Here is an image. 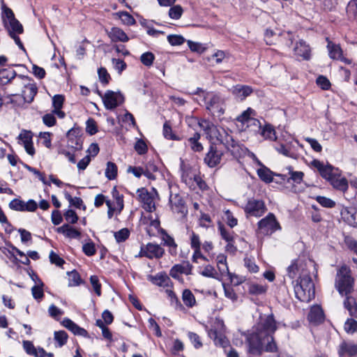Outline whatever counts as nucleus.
I'll list each match as a JSON object with an SVG mask.
<instances>
[{
	"label": "nucleus",
	"instance_id": "nucleus-53",
	"mask_svg": "<svg viewBox=\"0 0 357 357\" xmlns=\"http://www.w3.org/2000/svg\"><path fill=\"white\" fill-rule=\"evenodd\" d=\"M266 291V288L258 284H251L248 288V292L252 295H261Z\"/></svg>",
	"mask_w": 357,
	"mask_h": 357
},
{
	"label": "nucleus",
	"instance_id": "nucleus-59",
	"mask_svg": "<svg viewBox=\"0 0 357 357\" xmlns=\"http://www.w3.org/2000/svg\"><path fill=\"white\" fill-rule=\"evenodd\" d=\"M65 220L70 224H75L78 220V216L75 211L72 209H68L66 211L64 214Z\"/></svg>",
	"mask_w": 357,
	"mask_h": 357
},
{
	"label": "nucleus",
	"instance_id": "nucleus-60",
	"mask_svg": "<svg viewBox=\"0 0 357 357\" xmlns=\"http://www.w3.org/2000/svg\"><path fill=\"white\" fill-rule=\"evenodd\" d=\"M223 288H224L225 296L227 298L231 300L233 302H235L237 301L238 296L231 287L226 286L225 284H223Z\"/></svg>",
	"mask_w": 357,
	"mask_h": 357
},
{
	"label": "nucleus",
	"instance_id": "nucleus-17",
	"mask_svg": "<svg viewBox=\"0 0 357 357\" xmlns=\"http://www.w3.org/2000/svg\"><path fill=\"white\" fill-rule=\"evenodd\" d=\"M257 172L259 178L266 183H270L273 181V176H280L284 181L286 178V175L274 173L265 165L261 166V168L258 169Z\"/></svg>",
	"mask_w": 357,
	"mask_h": 357
},
{
	"label": "nucleus",
	"instance_id": "nucleus-24",
	"mask_svg": "<svg viewBox=\"0 0 357 357\" xmlns=\"http://www.w3.org/2000/svg\"><path fill=\"white\" fill-rule=\"evenodd\" d=\"M341 215L350 225L357 228V211L355 208L344 207Z\"/></svg>",
	"mask_w": 357,
	"mask_h": 357
},
{
	"label": "nucleus",
	"instance_id": "nucleus-9",
	"mask_svg": "<svg viewBox=\"0 0 357 357\" xmlns=\"http://www.w3.org/2000/svg\"><path fill=\"white\" fill-rule=\"evenodd\" d=\"M165 254V250L158 244L149 243L146 245H142L137 257H145L152 259L153 258L160 259Z\"/></svg>",
	"mask_w": 357,
	"mask_h": 357
},
{
	"label": "nucleus",
	"instance_id": "nucleus-11",
	"mask_svg": "<svg viewBox=\"0 0 357 357\" xmlns=\"http://www.w3.org/2000/svg\"><path fill=\"white\" fill-rule=\"evenodd\" d=\"M192 268L193 266L189 261H185L182 264L174 265L169 270V275L179 282L183 283V278L181 275H192Z\"/></svg>",
	"mask_w": 357,
	"mask_h": 357
},
{
	"label": "nucleus",
	"instance_id": "nucleus-13",
	"mask_svg": "<svg viewBox=\"0 0 357 357\" xmlns=\"http://www.w3.org/2000/svg\"><path fill=\"white\" fill-rule=\"evenodd\" d=\"M311 165L319 171L321 177L327 180L328 182L331 181V178H333L336 175V174L333 172L334 167L332 165H325L322 162L317 159H314L311 162Z\"/></svg>",
	"mask_w": 357,
	"mask_h": 357
},
{
	"label": "nucleus",
	"instance_id": "nucleus-29",
	"mask_svg": "<svg viewBox=\"0 0 357 357\" xmlns=\"http://www.w3.org/2000/svg\"><path fill=\"white\" fill-rule=\"evenodd\" d=\"M344 307L349 312L351 317L357 318V299L354 296H347L343 303Z\"/></svg>",
	"mask_w": 357,
	"mask_h": 357
},
{
	"label": "nucleus",
	"instance_id": "nucleus-26",
	"mask_svg": "<svg viewBox=\"0 0 357 357\" xmlns=\"http://www.w3.org/2000/svg\"><path fill=\"white\" fill-rule=\"evenodd\" d=\"M149 280L159 287H168L172 283L169 277L164 272L159 273L155 275H149Z\"/></svg>",
	"mask_w": 357,
	"mask_h": 357
},
{
	"label": "nucleus",
	"instance_id": "nucleus-28",
	"mask_svg": "<svg viewBox=\"0 0 357 357\" xmlns=\"http://www.w3.org/2000/svg\"><path fill=\"white\" fill-rule=\"evenodd\" d=\"M38 92V88L35 84H27L24 86V89L22 91V98L24 101L28 103H31L35 96Z\"/></svg>",
	"mask_w": 357,
	"mask_h": 357
},
{
	"label": "nucleus",
	"instance_id": "nucleus-51",
	"mask_svg": "<svg viewBox=\"0 0 357 357\" xmlns=\"http://www.w3.org/2000/svg\"><path fill=\"white\" fill-rule=\"evenodd\" d=\"M347 13L357 20V0H351L347 7Z\"/></svg>",
	"mask_w": 357,
	"mask_h": 357
},
{
	"label": "nucleus",
	"instance_id": "nucleus-33",
	"mask_svg": "<svg viewBox=\"0 0 357 357\" xmlns=\"http://www.w3.org/2000/svg\"><path fill=\"white\" fill-rule=\"evenodd\" d=\"M253 112H254L253 109H252L251 108H248L246 110H245L244 112H243L238 116H237L236 120L238 122H241L243 123L248 122L249 121H252L254 125L261 127V123L259 120L250 118V115Z\"/></svg>",
	"mask_w": 357,
	"mask_h": 357
},
{
	"label": "nucleus",
	"instance_id": "nucleus-42",
	"mask_svg": "<svg viewBox=\"0 0 357 357\" xmlns=\"http://www.w3.org/2000/svg\"><path fill=\"white\" fill-rule=\"evenodd\" d=\"M117 166L115 163L112 162H107V167L105 169V176L109 180H114L116 178L117 176Z\"/></svg>",
	"mask_w": 357,
	"mask_h": 357
},
{
	"label": "nucleus",
	"instance_id": "nucleus-55",
	"mask_svg": "<svg viewBox=\"0 0 357 357\" xmlns=\"http://www.w3.org/2000/svg\"><path fill=\"white\" fill-rule=\"evenodd\" d=\"M86 131L90 135H93L98 132L96 122L92 118H89L86 122Z\"/></svg>",
	"mask_w": 357,
	"mask_h": 357
},
{
	"label": "nucleus",
	"instance_id": "nucleus-2",
	"mask_svg": "<svg viewBox=\"0 0 357 357\" xmlns=\"http://www.w3.org/2000/svg\"><path fill=\"white\" fill-rule=\"evenodd\" d=\"M294 285L296 297L302 302H309L314 298V284L308 273L301 275Z\"/></svg>",
	"mask_w": 357,
	"mask_h": 357
},
{
	"label": "nucleus",
	"instance_id": "nucleus-56",
	"mask_svg": "<svg viewBox=\"0 0 357 357\" xmlns=\"http://www.w3.org/2000/svg\"><path fill=\"white\" fill-rule=\"evenodd\" d=\"M9 207L14 211H24V202L19 199H14L9 203Z\"/></svg>",
	"mask_w": 357,
	"mask_h": 357
},
{
	"label": "nucleus",
	"instance_id": "nucleus-20",
	"mask_svg": "<svg viewBox=\"0 0 357 357\" xmlns=\"http://www.w3.org/2000/svg\"><path fill=\"white\" fill-rule=\"evenodd\" d=\"M61 324L65 328L70 331L75 335H79L85 337H89V333L86 330L79 327L68 318L63 319Z\"/></svg>",
	"mask_w": 357,
	"mask_h": 357
},
{
	"label": "nucleus",
	"instance_id": "nucleus-18",
	"mask_svg": "<svg viewBox=\"0 0 357 357\" xmlns=\"http://www.w3.org/2000/svg\"><path fill=\"white\" fill-rule=\"evenodd\" d=\"M105 31L112 42L126 43L129 40V38L127 34L119 27L114 26L111 28L110 30L105 29Z\"/></svg>",
	"mask_w": 357,
	"mask_h": 357
},
{
	"label": "nucleus",
	"instance_id": "nucleus-3",
	"mask_svg": "<svg viewBox=\"0 0 357 357\" xmlns=\"http://www.w3.org/2000/svg\"><path fill=\"white\" fill-rule=\"evenodd\" d=\"M203 102L206 110L213 117L220 119L225 114L226 101L220 93L211 91L206 94Z\"/></svg>",
	"mask_w": 357,
	"mask_h": 357
},
{
	"label": "nucleus",
	"instance_id": "nucleus-48",
	"mask_svg": "<svg viewBox=\"0 0 357 357\" xmlns=\"http://www.w3.org/2000/svg\"><path fill=\"white\" fill-rule=\"evenodd\" d=\"M163 135L167 139L171 140H179L180 138L178 137L174 133H173L171 126L169 125L168 121H166L163 125Z\"/></svg>",
	"mask_w": 357,
	"mask_h": 357
},
{
	"label": "nucleus",
	"instance_id": "nucleus-44",
	"mask_svg": "<svg viewBox=\"0 0 357 357\" xmlns=\"http://www.w3.org/2000/svg\"><path fill=\"white\" fill-rule=\"evenodd\" d=\"M218 230L222 239L225 241H234V231L227 229L222 223L218 224Z\"/></svg>",
	"mask_w": 357,
	"mask_h": 357
},
{
	"label": "nucleus",
	"instance_id": "nucleus-41",
	"mask_svg": "<svg viewBox=\"0 0 357 357\" xmlns=\"http://www.w3.org/2000/svg\"><path fill=\"white\" fill-rule=\"evenodd\" d=\"M289 170V175L290 176L287 178V182L289 183L290 181H292L294 183H301L303 181L304 173L303 172H294L293 171V168L291 167H288Z\"/></svg>",
	"mask_w": 357,
	"mask_h": 357
},
{
	"label": "nucleus",
	"instance_id": "nucleus-15",
	"mask_svg": "<svg viewBox=\"0 0 357 357\" xmlns=\"http://www.w3.org/2000/svg\"><path fill=\"white\" fill-rule=\"evenodd\" d=\"M137 195L139 202L143 204L142 207L145 211L152 212L155 209L153 199L146 189L144 188L138 189Z\"/></svg>",
	"mask_w": 357,
	"mask_h": 357
},
{
	"label": "nucleus",
	"instance_id": "nucleus-40",
	"mask_svg": "<svg viewBox=\"0 0 357 357\" xmlns=\"http://www.w3.org/2000/svg\"><path fill=\"white\" fill-rule=\"evenodd\" d=\"M184 304L188 307H192L196 304L195 296L190 289H185L182 294Z\"/></svg>",
	"mask_w": 357,
	"mask_h": 357
},
{
	"label": "nucleus",
	"instance_id": "nucleus-34",
	"mask_svg": "<svg viewBox=\"0 0 357 357\" xmlns=\"http://www.w3.org/2000/svg\"><path fill=\"white\" fill-rule=\"evenodd\" d=\"M17 75L15 70L1 69L0 70V84L2 85L7 84L13 80Z\"/></svg>",
	"mask_w": 357,
	"mask_h": 357
},
{
	"label": "nucleus",
	"instance_id": "nucleus-12",
	"mask_svg": "<svg viewBox=\"0 0 357 357\" xmlns=\"http://www.w3.org/2000/svg\"><path fill=\"white\" fill-rule=\"evenodd\" d=\"M244 211L248 217H261L266 212V208L262 200L251 199L248 200Z\"/></svg>",
	"mask_w": 357,
	"mask_h": 357
},
{
	"label": "nucleus",
	"instance_id": "nucleus-16",
	"mask_svg": "<svg viewBox=\"0 0 357 357\" xmlns=\"http://www.w3.org/2000/svg\"><path fill=\"white\" fill-rule=\"evenodd\" d=\"M198 125L204 130L207 139L209 140L214 139V136L218 132V128L213 122L202 119L198 121Z\"/></svg>",
	"mask_w": 357,
	"mask_h": 357
},
{
	"label": "nucleus",
	"instance_id": "nucleus-64",
	"mask_svg": "<svg viewBox=\"0 0 357 357\" xmlns=\"http://www.w3.org/2000/svg\"><path fill=\"white\" fill-rule=\"evenodd\" d=\"M50 261L52 264H54L60 267H61L65 264V261L54 251H51L50 253Z\"/></svg>",
	"mask_w": 357,
	"mask_h": 357
},
{
	"label": "nucleus",
	"instance_id": "nucleus-21",
	"mask_svg": "<svg viewBox=\"0 0 357 357\" xmlns=\"http://www.w3.org/2000/svg\"><path fill=\"white\" fill-rule=\"evenodd\" d=\"M208 335L212 339L215 345L226 348L229 345V341L225 335L218 332L215 328H211L208 331Z\"/></svg>",
	"mask_w": 357,
	"mask_h": 357
},
{
	"label": "nucleus",
	"instance_id": "nucleus-27",
	"mask_svg": "<svg viewBox=\"0 0 357 357\" xmlns=\"http://www.w3.org/2000/svg\"><path fill=\"white\" fill-rule=\"evenodd\" d=\"M331 185L337 190L345 192L348 189V181L344 177H341L340 175L336 174L329 181Z\"/></svg>",
	"mask_w": 357,
	"mask_h": 357
},
{
	"label": "nucleus",
	"instance_id": "nucleus-7",
	"mask_svg": "<svg viewBox=\"0 0 357 357\" xmlns=\"http://www.w3.org/2000/svg\"><path fill=\"white\" fill-rule=\"evenodd\" d=\"M98 93L102 98L107 109L112 110L124 102V96L119 91L107 90L104 95H102L101 92L98 91Z\"/></svg>",
	"mask_w": 357,
	"mask_h": 357
},
{
	"label": "nucleus",
	"instance_id": "nucleus-30",
	"mask_svg": "<svg viewBox=\"0 0 357 357\" xmlns=\"http://www.w3.org/2000/svg\"><path fill=\"white\" fill-rule=\"evenodd\" d=\"M56 231L63 234L70 238H79L81 236L80 231L70 227L68 224H64L61 227H58Z\"/></svg>",
	"mask_w": 357,
	"mask_h": 357
},
{
	"label": "nucleus",
	"instance_id": "nucleus-58",
	"mask_svg": "<svg viewBox=\"0 0 357 357\" xmlns=\"http://www.w3.org/2000/svg\"><path fill=\"white\" fill-rule=\"evenodd\" d=\"M23 348L28 354L33 355L36 357L38 356L36 349L31 341L24 340Z\"/></svg>",
	"mask_w": 357,
	"mask_h": 357
},
{
	"label": "nucleus",
	"instance_id": "nucleus-62",
	"mask_svg": "<svg viewBox=\"0 0 357 357\" xmlns=\"http://www.w3.org/2000/svg\"><path fill=\"white\" fill-rule=\"evenodd\" d=\"M167 40L172 45H181L184 43L185 39L180 35H169L167 36Z\"/></svg>",
	"mask_w": 357,
	"mask_h": 357
},
{
	"label": "nucleus",
	"instance_id": "nucleus-45",
	"mask_svg": "<svg viewBox=\"0 0 357 357\" xmlns=\"http://www.w3.org/2000/svg\"><path fill=\"white\" fill-rule=\"evenodd\" d=\"M98 75L99 81L104 86L107 85L111 80V76L108 73L107 69L104 67H100L98 69Z\"/></svg>",
	"mask_w": 357,
	"mask_h": 357
},
{
	"label": "nucleus",
	"instance_id": "nucleus-5",
	"mask_svg": "<svg viewBox=\"0 0 357 357\" xmlns=\"http://www.w3.org/2000/svg\"><path fill=\"white\" fill-rule=\"evenodd\" d=\"M258 232L264 236H271L278 230L281 229L280 223L275 215L269 213L265 218L258 222Z\"/></svg>",
	"mask_w": 357,
	"mask_h": 357
},
{
	"label": "nucleus",
	"instance_id": "nucleus-46",
	"mask_svg": "<svg viewBox=\"0 0 357 357\" xmlns=\"http://www.w3.org/2000/svg\"><path fill=\"white\" fill-rule=\"evenodd\" d=\"M112 195L113 198L116 200L117 209L119 211V213H120L123 210L124 206L123 196V195L119 193L116 187H114V188L112 189Z\"/></svg>",
	"mask_w": 357,
	"mask_h": 357
},
{
	"label": "nucleus",
	"instance_id": "nucleus-31",
	"mask_svg": "<svg viewBox=\"0 0 357 357\" xmlns=\"http://www.w3.org/2000/svg\"><path fill=\"white\" fill-rule=\"evenodd\" d=\"M252 89L246 85H236L232 90V93L240 100H243L252 93Z\"/></svg>",
	"mask_w": 357,
	"mask_h": 357
},
{
	"label": "nucleus",
	"instance_id": "nucleus-38",
	"mask_svg": "<svg viewBox=\"0 0 357 357\" xmlns=\"http://www.w3.org/2000/svg\"><path fill=\"white\" fill-rule=\"evenodd\" d=\"M6 29L10 36V33L21 34L24 31L22 25L16 18L8 22V27Z\"/></svg>",
	"mask_w": 357,
	"mask_h": 357
},
{
	"label": "nucleus",
	"instance_id": "nucleus-54",
	"mask_svg": "<svg viewBox=\"0 0 357 357\" xmlns=\"http://www.w3.org/2000/svg\"><path fill=\"white\" fill-rule=\"evenodd\" d=\"M155 59L154 54L151 52H146L142 54L140 56L141 62L146 66L149 67L152 66Z\"/></svg>",
	"mask_w": 357,
	"mask_h": 357
},
{
	"label": "nucleus",
	"instance_id": "nucleus-6",
	"mask_svg": "<svg viewBox=\"0 0 357 357\" xmlns=\"http://www.w3.org/2000/svg\"><path fill=\"white\" fill-rule=\"evenodd\" d=\"M214 139H216L220 142V144L224 145L225 149L232 155H235L238 152V143L225 129L222 128H218V132L214 136Z\"/></svg>",
	"mask_w": 357,
	"mask_h": 357
},
{
	"label": "nucleus",
	"instance_id": "nucleus-4",
	"mask_svg": "<svg viewBox=\"0 0 357 357\" xmlns=\"http://www.w3.org/2000/svg\"><path fill=\"white\" fill-rule=\"evenodd\" d=\"M335 287L342 296H349L354 288V278L346 268L340 269L336 276Z\"/></svg>",
	"mask_w": 357,
	"mask_h": 357
},
{
	"label": "nucleus",
	"instance_id": "nucleus-25",
	"mask_svg": "<svg viewBox=\"0 0 357 357\" xmlns=\"http://www.w3.org/2000/svg\"><path fill=\"white\" fill-rule=\"evenodd\" d=\"M294 50L296 55L303 57L305 60L310 59V48L303 40H300L296 43Z\"/></svg>",
	"mask_w": 357,
	"mask_h": 357
},
{
	"label": "nucleus",
	"instance_id": "nucleus-43",
	"mask_svg": "<svg viewBox=\"0 0 357 357\" xmlns=\"http://www.w3.org/2000/svg\"><path fill=\"white\" fill-rule=\"evenodd\" d=\"M54 338L57 342L58 347H61L66 344L68 335L64 331H55L54 333Z\"/></svg>",
	"mask_w": 357,
	"mask_h": 357
},
{
	"label": "nucleus",
	"instance_id": "nucleus-1",
	"mask_svg": "<svg viewBox=\"0 0 357 357\" xmlns=\"http://www.w3.org/2000/svg\"><path fill=\"white\" fill-rule=\"evenodd\" d=\"M278 329L273 314L261 315L252 333L246 335L248 351L261 356L264 351L278 352V346L273 335Z\"/></svg>",
	"mask_w": 357,
	"mask_h": 357
},
{
	"label": "nucleus",
	"instance_id": "nucleus-35",
	"mask_svg": "<svg viewBox=\"0 0 357 357\" xmlns=\"http://www.w3.org/2000/svg\"><path fill=\"white\" fill-rule=\"evenodd\" d=\"M1 8H2V21L3 23V26L5 28L8 27V22L13 20V19H15V15L13 10L8 8L6 5L3 3V1L1 2Z\"/></svg>",
	"mask_w": 357,
	"mask_h": 357
},
{
	"label": "nucleus",
	"instance_id": "nucleus-32",
	"mask_svg": "<svg viewBox=\"0 0 357 357\" xmlns=\"http://www.w3.org/2000/svg\"><path fill=\"white\" fill-rule=\"evenodd\" d=\"M261 130L260 135L264 139L275 141L277 139L276 132L271 124H266L263 128L259 127Z\"/></svg>",
	"mask_w": 357,
	"mask_h": 357
},
{
	"label": "nucleus",
	"instance_id": "nucleus-10",
	"mask_svg": "<svg viewBox=\"0 0 357 357\" xmlns=\"http://www.w3.org/2000/svg\"><path fill=\"white\" fill-rule=\"evenodd\" d=\"M68 146L75 151L82 149L83 139L82 129L76 126L70 129L66 133Z\"/></svg>",
	"mask_w": 357,
	"mask_h": 357
},
{
	"label": "nucleus",
	"instance_id": "nucleus-22",
	"mask_svg": "<svg viewBox=\"0 0 357 357\" xmlns=\"http://www.w3.org/2000/svg\"><path fill=\"white\" fill-rule=\"evenodd\" d=\"M160 233L162 235V240L163 244L169 247V254L172 256H176L177 254V244L175 243L174 239L164 229L160 228Z\"/></svg>",
	"mask_w": 357,
	"mask_h": 357
},
{
	"label": "nucleus",
	"instance_id": "nucleus-14",
	"mask_svg": "<svg viewBox=\"0 0 357 357\" xmlns=\"http://www.w3.org/2000/svg\"><path fill=\"white\" fill-rule=\"evenodd\" d=\"M169 203L172 210L177 213H181L183 216L188 214V208L183 197L178 194H170Z\"/></svg>",
	"mask_w": 357,
	"mask_h": 357
},
{
	"label": "nucleus",
	"instance_id": "nucleus-47",
	"mask_svg": "<svg viewBox=\"0 0 357 357\" xmlns=\"http://www.w3.org/2000/svg\"><path fill=\"white\" fill-rule=\"evenodd\" d=\"M183 9L180 5L172 6L169 10V16L173 20H178L181 17Z\"/></svg>",
	"mask_w": 357,
	"mask_h": 357
},
{
	"label": "nucleus",
	"instance_id": "nucleus-63",
	"mask_svg": "<svg viewBox=\"0 0 357 357\" xmlns=\"http://www.w3.org/2000/svg\"><path fill=\"white\" fill-rule=\"evenodd\" d=\"M135 149L139 155L145 154L148 151L147 146L142 139H138L136 142L135 144Z\"/></svg>",
	"mask_w": 357,
	"mask_h": 357
},
{
	"label": "nucleus",
	"instance_id": "nucleus-36",
	"mask_svg": "<svg viewBox=\"0 0 357 357\" xmlns=\"http://www.w3.org/2000/svg\"><path fill=\"white\" fill-rule=\"evenodd\" d=\"M327 47L329 52V56L333 59H339L342 54V50L339 45L328 41Z\"/></svg>",
	"mask_w": 357,
	"mask_h": 357
},
{
	"label": "nucleus",
	"instance_id": "nucleus-8",
	"mask_svg": "<svg viewBox=\"0 0 357 357\" xmlns=\"http://www.w3.org/2000/svg\"><path fill=\"white\" fill-rule=\"evenodd\" d=\"M224 152L218 148L217 144L211 142L204 158V163L209 167L218 166L222 160Z\"/></svg>",
	"mask_w": 357,
	"mask_h": 357
},
{
	"label": "nucleus",
	"instance_id": "nucleus-19",
	"mask_svg": "<svg viewBox=\"0 0 357 357\" xmlns=\"http://www.w3.org/2000/svg\"><path fill=\"white\" fill-rule=\"evenodd\" d=\"M307 319L314 325L321 324L324 320V314L321 307L319 305L312 306L307 315Z\"/></svg>",
	"mask_w": 357,
	"mask_h": 357
},
{
	"label": "nucleus",
	"instance_id": "nucleus-49",
	"mask_svg": "<svg viewBox=\"0 0 357 357\" xmlns=\"http://www.w3.org/2000/svg\"><path fill=\"white\" fill-rule=\"evenodd\" d=\"M114 236L116 242H124L130 236V231L127 228H123L118 231L114 232Z\"/></svg>",
	"mask_w": 357,
	"mask_h": 357
},
{
	"label": "nucleus",
	"instance_id": "nucleus-50",
	"mask_svg": "<svg viewBox=\"0 0 357 357\" xmlns=\"http://www.w3.org/2000/svg\"><path fill=\"white\" fill-rule=\"evenodd\" d=\"M316 201L323 207L332 208L335 206V202L330 198L324 196H317Z\"/></svg>",
	"mask_w": 357,
	"mask_h": 357
},
{
	"label": "nucleus",
	"instance_id": "nucleus-61",
	"mask_svg": "<svg viewBox=\"0 0 357 357\" xmlns=\"http://www.w3.org/2000/svg\"><path fill=\"white\" fill-rule=\"evenodd\" d=\"M90 282L93 286L95 293L97 296H101V284L99 282V279L96 275H91L90 277Z\"/></svg>",
	"mask_w": 357,
	"mask_h": 357
},
{
	"label": "nucleus",
	"instance_id": "nucleus-52",
	"mask_svg": "<svg viewBox=\"0 0 357 357\" xmlns=\"http://www.w3.org/2000/svg\"><path fill=\"white\" fill-rule=\"evenodd\" d=\"M344 328L347 333L353 334L357 331V321L352 317L347 319L344 323Z\"/></svg>",
	"mask_w": 357,
	"mask_h": 357
},
{
	"label": "nucleus",
	"instance_id": "nucleus-37",
	"mask_svg": "<svg viewBox=\"0 0 357 357\" xmlns=\"http://www.w3.org/2000/svg\"><path fill=\"white\" fill-rule=\"evenodd\" d=\"M114 15L121 19L122 23L125 25L131 26L136 24L135 18L127 11H119Z\"/></svg>",
	"mask_w": 357,
	"mask_h": 357
},
{
	"label": "nucleus",
	"instance_id": "nucleus-23",
	"mask_svg": "<svg viewBox=\"0 0 357 357\" xmlns=\"http://www.w3.org/2000/svg\"><path fill=\"white\" fill-rule=\"evenodd\" d=\"M340 357H344L345 355L354 356L357 354V344L348 343L342 342L338 349Z\"/></svg>",
	"mask_w": 357,
	"mask_h": 357
},
{
	"label": "nucleus",
	"instance_id": "nucleus-57",
	"mask_svg": "<svg viewBox=\"0 0 357 357\" xmlns=\"http://www.w3.org/2000/svg\"><path fill=\"white\" fill-rule=\"evenodd\" d=\"M18 139L22 142L23 145L29 144L33 142V133L31 131L23 130L19 135Z\"/></svg>",
	"mask_w": 357,
	"mask_h": 357
},
{
	"label": "nucleus",
	"instance_id": "nucleus-39",
	"mask_svg": "<svg viewBox=\"0 0 357 357\" xmlns=\"http://www.w3.org/2000/svg\"><path fill=\"white\" fill-rule=\"evenodd\" d=\"M68 275L69 287H76L83 283L80 275L76 270L68 272Z\"/></svg>",
	"mask_w": 357,
	"mask_h": 357
}]
</instances>
